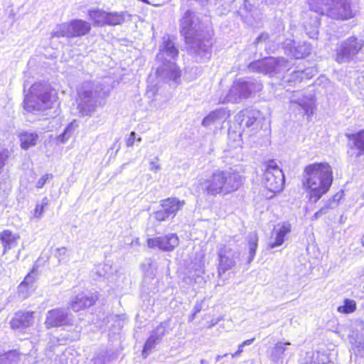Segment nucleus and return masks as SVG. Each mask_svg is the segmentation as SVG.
<instances>
[{
	"mask_svg": "<svg viewBox=\"0 0 364 364\" xmlns=\"http://www.w3.org/2000/svg\"><path fill=\"white\" fill-rule=\"evenodd\" d=\"M183 38L188 52L202 58H209L212 46L211 38L194 13L187 11L183 16Z\"/></svg>",
	"mask_w": 364,
	"mask_h": 364,
	"instance_id": "1",
	"label": "nucleus"
},
{
	"mask_svg": "<svg viewBox=\"0 0 364 364\" xmlns=\"http://www.w3.org/2000/svg\"><path fill=\"white\" fill-rule=\"evenodd\" d=\"M304 172V183L309 190L310 200L316 203L332 184L331 168L326 163L312 164L306 167Z\"/></svg>",
	"mask_w": 364,
	"mask_h": 364,
	"instance_id": "2",
	"label": "nucleus"
},
{
	"mask_svg": "<svg viewBox=\"0 0 364 364\" xmlns=\"http://www.w3.org/2000/svg\"><path fill=\"white\" fill-rule=\"evenodd\" d=\"M309 4L310 10L316 14L311 21L314 34L317 33L320 26V15H327L337 20H348L355 16L351 0H309Z\"/></svg>",
	"mask_w": 364,
	"mask_h": 364,
	"instance_id": "3",
	"label": "nucleus"
},
{
	"mask_svg": "<svg viewBox=\"0 0 364 364\" xmlns=\"http://www.w3.org/2000/svg\"><path fill=\"white\" fill-rule=\"evenodd\" d=\"M242 183L241 176L231 170L216 171L203 184V188L210 196L226 195L239 188Z\"/></svg>",
	"mask_w": 364,
	"mask_h": 364,
	"instance_id": "4",
	"label": "nucleus"
},
{
	"mask_svg": "<svg viewBox=\"0 0 364 364\" xmlns=\"http://www.w3.org/2000/svg\"><path fill=\"white\" fill-rule=\"evenodd\" d=\"M77 109L82 115L90 116L105 97L102 85L93 81L84 82L77 90Z\"/></svg>",
	"mask_w": 364,
	"mask_h": 364,
	"instance_id": "5",
	"label": "nucleus"
},
{
	"mask_svg": "<svg viewBox=\"0 0 364 364\" xmlns=\"http://www.w3.org/2000/svg\"><path fill=\"white\" fill-rule=\"evenodd\" d=\"M52 89L47 83L36 82L25 97L24 109L29 112H43L51 107Z\"/></svg>",
	"mask_w": 364,
	"mask_h": 364,
	"instance_id": "6",
	"label": "nucleus"
},
{
	"mask_svg": "<svg viewBox=\"0 0 364 364\" xmlns=\"http://www.w3.org/2000/svg\"><path fill=\"white\" fill-rule=\"evenodd\" d=\"M262 88L263 85L259 80L252 77H240L233 82L225 97L220 102L237 103L251 97Z\"/></svg>",
	"mask_w": 364,
	"mask_h": 364,
	"instance_id": "7",
	"label": "nucleus"
},
{
	"mask_svg": "<svg viewBox=\"0 0 364 364\" xmlns=\"http://www.w3.org/2000/svg\"><path fill=\"white\" fill-rule=\"evenodd\" d=\"M91 30L89 22L75 19L56 26L51 33V38H75L87 35Z\"/></svg>",
	"mask_w": 364,
	"mask_h": 364,
	"instance_id": "8",
	"label": "nucleus"
},
{
	"mask_svg": "<svg viewBox=\"0 0 364 364\" xmlns=\"http://www.w3.org/2000/svg\"><path fill=\"white\" fill-rule=\"evenodd\" d=\"M262 183L264 187L272 193L280 192L283 189L284 176L275 161L271 160L267 162ZM273 195L269 198H272Z\"/></svg>",
	"mask_w": 364,
	"mask_h": 364,
	"instance_id": "9",
	"label": "nucleus"
},
{
	"mask_svg": "<svg viewBox=\"0 0 364 364\" xmlns=\"http://www.w3.org/2000/svg\"><path fill=\"white\" fill-rule=\"evenodd\" d=\"M364 46V41L356 37H349L342 41L336 49L335 60L340 63L353 60Z\"/></svg>",
	"mask_w": 364,
	"mask_h": 364,
	"instance_id": "10",
	"label": "nucleus"
},
{
	"mask_svg": "<svg viewBox=\"0 0 364 364\" xmlns=\"http://www.w3.org/2000/svg\"><path fill=\"white\" fill-rule=\"evenodd\" d=\"M288 66L289 62L284 58H268L251 63L249 68L257 73L272 75L287 69Z\"/></svg>",
	"mask_w": 364,
	"mask_h": 364,
	"instance_id": "11",
	"label": "nucleus"
},
{
	"mask_svg": "<svg viewBox=\"0 0 364 364\" xmlns=\"http://www.w3.org/2000/svg\"><path fill=\"white\" fill-rule=\"evenodd\" d=\"M348 139L347 155L350 159H358L364 155V129L355 133H346Z\"/></svg>",
	"mask_w": 364,
	"mask_h": 364,
	"instance_id": "12",
	"label": "nucleus"
},
{
	"mask_svg": "<svg viewBox=\"0 0 364 364\" xmlns=\"http://www.w3.org/2000/svg\"><path fill=\"white\" fill-rule=\"evenodd\" d=\"M73 321V315L68 309H55L48 311L45 321L47 328L70 325Z\"/></svg>",
	"mask_w": 364,
	"mask_h": 364,
	"instance_id": "13",
	"label": "nucleus"
},
{
	"mask_svg": "<svg viewBox=\"0 0 364 364\" xmlns=\"http://www.w3.org/2000/svg\"><path fill=\"white\" fill-rule=\"evenodd\" d=\"M219 267L218 274L221 276L226 271L233 268L239 259L240 252L233 250L228 246H224L219 251Z\"/></svg>",
	"mask_w": 364,
	"mask_h": 364,
	"instance_id": "14",
	"label": "nucleus"
},
{
	"mask_svg": "<svg viewBox=\"0 0 364 364\" xmlns=\"http://www.w3.org/2000/svg\"><path fill=\"white\" fill-rule=\"evenodd\" d=\"M179 240L176 234H169L164 237L150 238L147 240L149 248H159L164 251H171L178 245Z\"/></svg>",
	"mask_w": 364,
	"mask_h": 364,
	"instance_id": "15",
	"label": "nucleus"
},
{
	"mask_svg": "<svg viewBox=\"0 0 364 364\" xmlns=\"http://www.w3.org/2000/svg\"><path fill=\"white\" fill-rule=\"evenodd\" d=\"M161 208L154 213V218L159 221H164L173 218L179 209V201L175 198H168L162 200Z\"/></svg>",
	"mask_w": 364,
	"mask_h": 364,
	"instance_id": "16",
	"label": "nucleus"
},
{
	"mask_svg": "<svg viewBox=\"0 0 364 364\" xmlns=\"http://www.w3.org/2000/svg\"><path fill=\"white\" fill-rule=\"evenodd\" d=\"M284 48L296 59L307 57L311 52V46L306 42L296 45L294 41H289L284 43Z\"/></svg>",
	"mask_w": 364,
	"mask_h": 364,
	"instance_id": "17",
	"label": "nucleus"
},
{
	"mask_svg": "<svg viewBox=\"0 0 364 364\" xmlns=\"http://www.w3.org/2000/svg\"><path fill=\"white\" fill-rule=\"evenodd\" d=\"M97 299V296L93 293H81L72 300L70 306L73 311L77 312L92 306Z\"/></svg>",
	"mask_w": 364,
	"mask_h": 364,
	"instance_id": "18",
	"label": "nucleus"
},
{
	"mask_svg": "<svg viewBox=\"0 0 364 364\" xmlns=\"http://www.w3.org/2000/svg\"><path fill=\"white\" fill-rule=\"evenodd\" d=\"M165 331L166 326L164 323H161L152 331L144 346L142 355L144 357H146L149 353L154 349L156 345L161 341L165 334Z\"/></svg>",
	"mask_w": 364,
	"mask_h": 364,
	"instance_id": "19",
	"label": "nucleus"
},
{
	"mask_svg": "<svg viewBox=\"0 0 364 364\" xmlns=\"http://www.w3.org/2000/svg\"><path fill=\"white\" fill-rule=\"evenodd\" d=\"M291 345L288 341H279L270 350L269 358L277 364H282L284 358L288 352V346Z\"/></svg>",
	"mask_w": 364,
	"mask_h": 364,
	"instance_id": "20",
	"label": "nucleus"
},
{
	"mask_svg": "<svg viewBox=\"0 0 364 364\" xmlns=\"http://www.w3.org/2000/svg\"><path fill=\"white\" fill-rule=\"evenodd\" d=\"M33 312L18 311L10 321L11 327L14 329L24 328L32 324L33 319Z\"/></svg>",
	"mask_w": 364,
	"mask_h": 364,
	"instance_id": "21",
	"label": "nucleus"
},
{
	"mask_svg": "<svg viewBox=\"0 0 364 364\" xmlns=\"http://www.w3.org/2000/svg\"><path fill=\"white\" fill-rule=\"evenodd\" d=\"M260 112L255 109H245L240 111L235 116V122L240 125V128L245 130V127H248V121L254 119H259Z\"/></svg>",
	"mask_w": 364,
	"mask_h": 364,
	"instance_id": "22",
	"label": "nucleus"
},
{
	"mask_svg": "<svg viewBox=\"0 0 364 364\" xmlns=\"http://www.w3.org/2000/svg\"><path fill=\"white\" fill-rule=\"evenodd\" d=\"M291 228L289 223H284L278 230H275L269 242V247L274 248L282 245L284 241V237L291 232Z\"/></svg>",
	"mask_w": 364,
	"mask_h": 364,
	"instance_id": "23",
	"label": "nucleus"
},
{
	"mask_svg": "<svg viewBox=\"0 0 364 364\" xmlns=\"http://www.w3.org/2000/svg\"><path fill=\"white\" fill-rule=\"evenodd\" d=\"M291 104L295 109L302 110L304 114L310 117L314 114V102L312 97H303L301 99L291 100Z\"/></svg>",
	"mask_w": 364,
	"mask_h": 364,
	"instance_id": "24",
	"label": "nucleus"
},
{
	"mask_svg": "<svg viewBox=\"0 0 364 364\" xmlns=\"http://www.w3.org/2000/svg\"><path fill=\"white\" fill-rule=\"evenodd\" d=\"M20 237L18 234H14L11 230H5L0 232V241L4 247L3 254L17 245Z\"/></svg>",
	"mask_w": 364,
	"mask_h": 364,
	"instance_id": "25",
	"label": "nucleus"
},
{
	"mask_svg": "<svg viewBox=\"0 0 364 364\" xmlns=\"http://www.w3.org/2000/svg\"><path fill=\"white\" fill-rule=\"evenodd\" d=\"M164 55L170 57L171 59H175L178 55V51L175 47L174 43L170 39L169 36L163 38V43L160 46L159 58H164Z\"/></svg>",
	"mask_w": 364,
	"mask_h": 364,
	"instance_id": "26",
	"label": "nucleus"
},
{
	"mask_svg": "<svg viewBox=\"0 0 364 364\" xmlns=\"http://www.w3.org/2000/svg\"><path fill=\"white\" fill-rule=\"evenodd\" d=\"M229 115V113L225 109L214 110L203 119L202 125L205 127H209L218 120L225 119Z\"/></svg>",
	"mask_w": 364,
	"mask_h": 364,
	"instance_id": "27",
	"label": "nucleus"
},
{
	"mask_svg": "<svg viewBox=\"0 0 364 364\" xmlns=\"http://www.w3.org/2000/svg\"><path fill=\"white\" fill-rule=\"evenodd\" d=\"M107 14V11L100 9L88 11L89 19L93 22L94 26H105Z\"/></svg>",
	"mask_w": 364,
	"mask_h": 364,
	"instance_id": "28",
	"label": "nucleus"
},
{
	"mask_svg": "<svg viewBox=\"0 0 364 364\" xmlns=\"http://www.w3.org/2000/svg\"><path fill=\"white\" fill-rule=\"evenodd\" d=\"M246 240L247 242L249 253L247 262L250 263L255 258L256 251L258 247V235L257 232H250L246 237Z\"/></svg>",
	"mask_w": 364,
	"mask_h": 364,
	"instance_id": "29",
	"label": "nucleus"
},
{
	"mask_svg": "<svg viewBox=\"0 0 364 364\" xmlns=\"http://www.w3.org/2000/svg\"><path fill=\"white\" fill-rule=\"evenodd\" d=\"M21 147L23 149H28L36 144L38 135L34 132H25L20 134Z\"/></svg>",
	"mask_w": 364,
	"mask_h": 364,
	"instance_id": "30",
	"label": "nucleus"
},
{
	"mask_svg": "<svg viewBox=\"0 0 364 364\" xmlns=\"http://www.w3.org/2000/svg\"><path fill=\"white\" fill-rule=\"evenodd\" d=\"M126 12H107L105 25L117 26L121 25L124 22Z\"/></svg>",
	"mask_w": 364,
	"mask_h": 364,
	"instance_id": "31",
	"label": "nucleus"
},
{
	"mask_svg": "<svg viewBox=\"0 0 364 364\" xmlns=\"http://www.w3.org/2000/svg\"><path fill=\"white\" fill-rule=\"evenodd\" d=\"M166 73L169 79L178 84L180 82V70L179 68L174 63L168 62L167 65H164L163 69Z\"/></svg>",
	"mask_w": 364,
	"mask_h": 364,
	"instance_id": "32",
	"label": "nucleus"
},
{
	"mask_svg": "<svg viewBox=\"0 0 364 364\" xmlns=\"http://www.w3.org/2000/svg\"><path fill=\"white\" fill-rule=\"evenodd\" d=\"M78 124L76 121L74 120L65 129L64 132L58 136V139L61 143H65L71 136L72 134L77 129Z\"/></svg>",
	"mask_w": 364,
	"mask_h": 364,
	"instance_id": "33",
	"label": "nucleus"
},
{
	"mask_svg": "<svg viewBox=\"0 0 364 364\" xmlns=\"http://www.w3.org/2000/svg\"><path fill=\"white\" fill-rule=\"evenodd\" d=\"M356 309V302L354 300L346 299L343 305L338 307V311L343 314H350Z\"/></svg>",
	"mask_w": 364,
	"mask_h": 364,
	"instance_id": "34",
	"label": "nucleus"
},
{
	"mask_svg": "<svg viewBox=\"0 0 364 364\" xmlns=\"http://www.w3.org/2000/svg\"><path fill=\"white\" fill-rule=\"evenodd\" d=\"M337 206L336 202L328 200L312 217L313 220H318L321 216L325 215L329 209H333Z\"/></svg>",
	"mask_w": 364,
	"mask_h": 364,
	"instance_id": "35",
	"label": "nucleus"
},
{
	"mask_svg": "<svg viewBox=\"0 0 364 364\" xmlns=\"http://www.w3.org/2000/svg\"><path fill=\"white\" fill-rule=\"evenodd\" d=\"M141 267L146 276L154 277L156 275V266L151 259H146L142 264Z\"/></svg>",
	"mask_w": 364,
	"mask_h": 364,
	"instance_id": "36",
	"label": "nucleus"
},
{
	"mask_svg": "<svg viewBox=\"0 0 364 364\" xmlns=\"http://www.w3.org/2000/svg\"><path fill=\"white\" fill-rule=\"evenodd\" d=\"M48 204V200L46 197L43 198L41 204H37L34 210V217L41 218L44 213V208Z\"/></svg>",
	"mask_w": 364,
	"mask_h": 364,
	"instance_id": "37",
	"label": "nucleus"
},
{
	"mask_svg": "<svg viewBox=\"0 0 364 364\" xmlns=\"http://www.w3.org/2000/svg\"><path fill=\"white\" fill-rule=\"evenodd\" d=\"M109 360V356L107 352L101 353L92 359L93 364H105Z\"/></svg>",
	"mask_w": 364,
	"mask_h": 364,
	"instance_id": "38",
	"label": "nucleus"
},
{
	"mask_svg": "<svg viewBox=\"0 0 364 364\" xmlns=\"http://www.w3.org/2000/svg\"><path fill=\"white\" fill-rule=\"evenodd\" d=\"M10 156V151L9 149H3L0 151V173L3 167L5 166L6 161Z\"/></svg>",
	"mask_w": 364,
	"mask_h": 364,
	"instance_id": "39",
	"label": "nucleus"
},
{
	"mask_svg": "<svg viewBox=\"0 0 364 364\" xmlns=\"http://www.w3.org/2000/svg\"><path fill=\"white\" fill-rule=\"evenodd\" d=\"M36 279V274L33 270L26 276L23 282L27 284L28 287L33 288V284L35 282Z\"/></svg>",
	"mask_w": 364,
	"mask_h": 364,
	"instance_id": "40",
	"label": "nucleus"
},
{
	"mask_svg": "<svg viewBox=\"0 0 364 364\" xmlns=\"http://www.w3.org/2000/svg\"><path fill=\"white\" fill-rule=\"evenodd\" d=\"M268 38H269L268 33H262L256 38V40L255 41V44L257 46H259L260 43L264 42L265 44L264 48L267 50V46L269 44V42L267 41Z\"/></svg>",
	"mask_w": 364,
	"mask_h": 364,
	"instance_id": "41",
	"label": "nucleus"
},
{
	"mask_svg": "<svg viewBox=\"0 0 364 364\" xmlns=\"http://www.w3.org/2000/svg\"><path fill=\"white\" fill-rule=\"evenodd\" d=\"M32 288L28 287L27 284H24L23 282L18 287V294H21L23 297H27L29 293V291Z\"/></svg>",
	"mask_w": 364,
	"mask_h": 364,
	"instance_id": "42",
	"label": "nucleus"
},
{
	"mask_svg": "<svg viewBox=\"0 0 364 364\" xmlns=\"http://www.w3.org/2000/svg\"><path fill=\"white\" fill-rule=\"evenodd\" d=\"M55 255L59 262L65 260L67 258V249L64 247L56 249Z\"/></svg>",
	"mask_w": 364,
	"mask_h": 364,
	"instance_id": "43",
	"label": "nucleus"
},
{
	"mask_svg": "<svg viewBox=\"0 0 364 364\" xmlns=\"http://www.w3.org/2000/svg\"><path fill=\"white\" fill-rule=\"evenodd\" d=\"M53 176L51 173H46L43 175L37 182L36 183V188H41L46 181L49 179L53 178Z\"/></svg>",
	"mask_w": 364,
	"mask_h": 364,
	"instance_id": "44",
	"label": "nucleus"
},
{
	"mask_svg": "<svg viewBox=\"0 0 364 364\" xmlns=\"http://www.w3.org/2000/svg\"><path fill=\"white\" fill-rule=\"evenodd\" d=\"M258 119H254L253 120L248 121V127H245V129H250L251 130H257L259 127Z\"/></svg>",
	"mask_w": 364,
	"mask_h": 364,
	"instance_id": "45",
	"label": "nucleus"
},
{
	"mask_svg": "<svg viewBox=\"0 0 364 364\" xmlns=\"http://www.w3.org/2000/svg\"><path fill=\"white\" fill-rule=\"evenodd\" d=\"M136 139V133L134 132H132L129 137L127 140V146H133L134 144V141Z\"/></svg>",
	"mask_w": 364,
	"mask_h": 364,
	"instance_id": "46",
	"label": "nucleus"
},
{
	"mask_svg": "<svg viewBox=\"0 0 364 364\" xmlns=\"http://www.w3.org/2000/svg\"><path fill=\"white\" fill-rule=\"evenodd\" d=\"M149 169H150L151 171L157 172L159 170H160V169H161V166H160V165L158 164V162L151 161V162H150V167H149Z\"/></svg>",
	"mask_w": 364,
	"mask_h": 364,
	"instance_id": "47",
	"label": "nucleus"
},
{
	"mask_svg": "<svg viewBox=\"0 0 364 364\" xmlns=\"http://www.w3.org/2000/svg\"><path fill=\"white\" fill-rule=\"evenodd\" d=\"M243 347L244 346L242 343L239 345L237 350L235 353L232 354V358H235L240 355L241 353L243 351Z\"/></svg>",
	"mask_w": 364,
	"mask_h": 364,
	"instance_id": "48",
	"label": "nucleus"
},
{
	"mask_svg": "<svg viewBox=\"0 0 364 364\" xmlns=\"http://www.w3.org/2000/svg\"><path fill=\"white\" fill-rule=\"evenodd\" d=\"M304 75V71H294L292 77H297L302 79Z\"/></svg>",
	"mask_w": 364,
	"mask_h": 364,
	"instance_id": "49",
	"label": "nucleus"
},
{
	"mask_svg": "<svg viewBox=\"0 0 364 364\" xmlns=\"http://www.w3.org/2000/svg\"><path fill=\"white\" fill-rule=\"evenodd\" d=\"M155 95L154 88H149L146 91V95L149 98H153Z\"/></svg>",
	"mask_w": 364,
	"mask_h": 364,
	"instance_id": "50",
	"label": "nucleus"
},
{
	"mask_svg": "<svg viewBox=\"0 0 364 364\" xmlns=\"http://www.w3.org/2000/svg\"><path fill=\"white\" fill-rule=\"evenodd\" d=\"M341 198V196L339 193H337V194L334 195L332 197V198L330 199L329 200L336 202V203L338 204V200H340Z\"/></svg>",
	"mask_w": 364,
	"mask_h": 364,
	"instance_id": "51",
	"label": "nucleus"
},
{
	"mask_svg": "<svg viewBox=\"0 0 364 364\" xmlns=\"http://www.w3.org/2000/svg\"><path fill=\"white\" fill-rule=\"evenodd\" d=\"M255 339V338H251V339L246 340V341H243V342L242 343V344L244 346H250V345H251V344L254 342Z\"/></svg>",
	"mask_w": 364,
	"mask_h": 364,
	"instance_id": "52",
	"label": "nucleus"
},
{
	"mask_svg": "<svg viewBox=\"0 0 364 364\" xmlns=\"http://www.w3.org/2000/svg\"><path fill=\"white\" fill-rule=\"evenodd\" d=\"M358 352L361 356H364V343H360V346H358Z\"/></svg>",
	"mask_w": 364,
	"mask_h": 364,
	"instance_id": "53",
	"label": "nucleus"
},
{
	"mask_svg": "<svg viewBox=\"0 0 364 364\" xmlns=\"http://www.w3.org/2000/svg\"><path fill=\"white\" fill-rule=\"evenodd\" d=\"M228 355V353H225L224 355H218L216 356L215 358V361L216 362H218L219 360H220L222 358H225V357H227Z\"/></svg>",
	"mask_w": 364,
	"mask_h": 364,
	"instance_id": "54",
	"label": "nucleus"
},
{
	"mask_svg": "<svg viewBox=\"0 0 364 364\" xmlns=\"http://www.w3.org/2000/svg\"><path fill=\"white\" fill-rule=\"evenodd\" d=\"M194 310H195V312L193 314V316L197 313V312H199L200 311V308L198 306H196L194 307Z\"/></svg>",
	"mask_w": 364,
	"mask_h": 364,
	"instance_id": "55",
	"label": "nucleus"
},
{
	"mask_svg": "<svg viewBox=\"0 0 364 364\" xmlns=\"http://www.w3.org/2000/svg\"><path fill=\"white\" fill-rule=\"evenodd\" d=\"M200 363H201V364H208V360H205V359H202V360H200Z\"/></svg>",
	"mask_w": 364,
	"mask_h": 364,
	"instance_id": "56",
	"label": "nucleus"
},
{
	"mask_svg": "<svg viewBox=\"0 0 364 364\" xmlns=\"http://www.w3.org/2000/svg\"><path fill=\"white\" fill-rule=\"evenodd\" d=\"M137 141L140 142L141 141V137H139L137 139H136Z\"/></svg>",
	"mask_w": 364,
	"mask_h": 364,
	"instance_id": "57",
	"label": "nucleus"
},
{
	"mask_svg": "<svg viewBox=\"0 0 364 364\" xmlns=\"http://www.w3.org/2000/svg\"><path fill=\"white\" fill-rule=\"evenodd\" d=\"M179 31H180V32H182V28H179Z\"/></svg>",
	"mask_w": 364,
	"mask_h": 364,
	"instance_id": "58",
	"label": "nucleus"
}]
</instances>
